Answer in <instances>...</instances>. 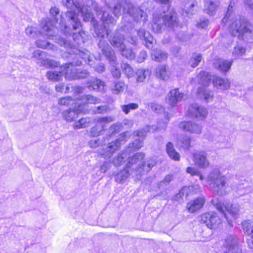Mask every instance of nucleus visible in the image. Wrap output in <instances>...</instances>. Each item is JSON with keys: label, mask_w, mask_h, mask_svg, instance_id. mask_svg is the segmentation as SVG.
I'll return each instance as SVG.
<instances>
[{"label": "nucleus", "mask_w": 253, "mask_h": 253, "mask_svg": "<svg viewBox=\"0 0 253 253\" xmlns=\"http://www.w3.org/2000/svg\"><path fill=\"white\" fill-rule=\"evenodd\" d=\"M50 13L53 16V20L46 18L42 19V29L40 32L41 34L45 38L58 41L59 44L65 47H69L71 46V42L63 38H57V29L54 23L57 22V19L55 17L59 13V10L58 8L52 7L50 10Z\"/></svg>", "instance_id": "nucleus-1"}, {"label": "nucleus", "mask_w": 253, "mask_h": 253, "mask_svg": "<svg viewBox=\"0 0 253 253\" xmlns=\"http://www.w3.org/2000/svg\"><path fill=\"white\" fill-rule=\"evenodd\" d=\"M81 13L83 14L84 20L85 21H88L90 19L92 18V14L90 10H86L84 11V7H78L77 10L75 9L73 11H68L66 13L67 18L69 21H71V23L72 25L73 28L74 30H79L78 33H73V39L78 43L80 42H84L85 33L83 31H81L82 25L80 20L78 18V15L79 13Z\"/></svg>", "instance_id": "nucleus-2"}, {"label": "nucleus", "mask_w": 253, "mask_h": 253, "mask_svg": "<svg viewBox=\"0 0 253 253\" xmlns=\"http://www.w3.org/2000/svg\"><path fill=\"white\" fill-rule=\"evenodd\" d=\"M177 26L176 14L172 9L169 8L161 13L153 14L152 28L155 33L161 32L164 26L172 29Z\"/></svg>", "instance_id": "nucleus-3"}, {"label": "nucleus", "mask_w": 253, "mask_h": 253, "mask_svg": "<svg viewBox=\"0 0 253 253\" xmlns=\"http://www.w3.org/2000/svg\"><path fill=\"white\" fill-rule=\"evenodd\" d=\"M210 187L214 193L220 196L228 194L231 190L226 181V177L218 169L215 168L210 171L206 177Z\"/></svg>", "instance_id": "nucleus-4"}, {"label": "nucleus", "mask_w": 253, "mask_h": 253, "mask_svg": "<svg viewBox=\"0 0 253 253\" xmlns=\"http://www.w3.org/2000/svg\"><path fill=\"white\" fill-rule=\"evenodd\" d=\"M81 61L66 63L61 67L62 73H65V77L70 81L84 79L88 77L89 73L85 69H79L76 68L77 66L82 65Z\"/></svg>", "instance_id": "nucleus-5"}, {"label": "nucleus", "mask_w": 253, "mask_h": 253, "mask_svg": "<svg viewBox=\"0 0 253 253\" xmlns=\"http://www.w3.org/2000/svg\"><path fill=\"white\" fill-rule=\"evenodd\" d=\"M95 32L97 37L99 39V41L100 40L104 41V39L105 36L108 37V40L111 44L118 50L123 48L125 45L124 43L125 38L124 35L119 33H116L113 35L109 36L111 31L106 29L105 26L100 29L95 28ZM105 41H106L105 40Z\"/></svg>", "instance_id": "nucleus-6"}, {"label": "nucleus", "mask_w": 253, "mask_h": 253, "mask_svg": "<svg viewBox=\"0 0 253 253\" xmlns=\"http://www.w3.org/2000/svg\"><path fill=\"white\" fill-rule=\"evenodd\" d=\"M98 47L103 55L107 59L112 66L111 73L114 78H119L121 73L120 70L116 67L117 65V57L114 51L109 46L107 41L100 40L98 42Z\"/></svg>", "instance_id": "nucleus-7"}, {"label": "nucleus", "mask_w": 253, "mask_h": 253, "mask_svg": "<svg viewBox=\"0 0 253 253\" xmlns=\"http://www.w3.org/2000/svg\"><path fill=\"white\" fill-rule=\"evenodd\" d=\"M68 48H69L68 52L70 54H75L82 58L90 66H93L95 70L97 72L102 73L105 71V68L103 64L100 63L96 65H95V61H97V59L93 55L90 54L89 51L86 50H82L76 48L72 44L71 46Z\"/></svg>", "instance_id": "nucleus-8"}, {"label": "nucleus", "mask_w": 253, "mask_h": 253, "mask_svg": "<svg viewBox=\"0 0 253 253\" xmlns=\"http://www.w3.org/2000/svg\"><path fill=\"white\" fill-rule=\"evenodd\" d=\"M230 29L233 36L238 37L246 41L249 40V37L252 38V31L248 28V23L245 19H236L230 25Z\"/></svg>", "instance_id": "nucleus-9"}, {"label": "nucleus", "mask_w": 253, "mask_h": 253, "mask_svg": "<svg viewBox=\"0 0 253 253\" xmlns=\"http://www.w3.org/2000/svg\"><path fill=\"white\" fill-rule=\"evenodd\" d=\"M211 203L219 211L224 215L228 224L231 225L232 221L231 219H229L225 212H227L232 217H235L239 212V205L238 204L230 203H221L217 199H212L211 201Z\"/></svg>", "instance_id": "nucleus-10"}, {"label": "nucleus", "mask_w": 253, "mask_h": 253, "mask_svg": "<svg viewBox=\"0 0 253 253\" xmlns=\"http://www.w3.org/2000/svg\"><path fill=\"white\" fill-rule=\"evenodd\" d=\"M125 11L131 16L137 22L145 23L147 21L148 16L146 13L137 6H134L130 1L125 3Z\"/></svg>", "instance_id": "nucleus-11"}, {"label": "nucleus", "mask_w": 253, "mask_h": 253, "mask_svg": "<svg viewBox=\"0 0 253 253\" xmlns=\"http://www.w3.org/2000/svg\"><path fill=\"white\" fill-rule=\"evenodd\" d=\"M126 132L121 134V137L115 141L109 143L107 146L99 152V154L105 159L110 158L113 153L120 148L122 143L126 141Z\"/></svg>", "instance_id": "nucleus-12"}, {"label": "nucleus", "mask_w": 253, "mask_h": 253, "mask_svg": "<svg viewBox=\"0 0 253 253\" xmlns=\"http://www.w3.org/2000/svg\"><path fill=\"white\" fill-rule=\"evenodd\" d=\"M200 221L205 224L208 228L212 229L217 227L221 223L217 214L214 212H209L202 214L200 217Z\"/></svg>", "instance_id": "nucleus-13"}, {"label": "nucleus", "mask_w": 253, "mask_h": 253, "mask_svg": "<svg viewBox=\"0 0 253 253\" xmlns=\"http://www.w3.org/2000/svg\"><path fill=\"white\" fill-rule=\"evenodd\" d=\"M187 112L192 117H195L202 120L206 119L208 114L206 108L200 106L197 104L189 106Z\"/></svg>", "instance_id": "nucleus-14"}, {"label": "nucleus", "mask_w": 253, "mask_h": 253, "mask_svg": "<svg viewBox=\"0 0 253 253\" xmlns=\"http://www.w3.org/2000/svg\"><path fill=\"white\" fill-rule=\"evenodd\" d=\"M113 121L111 117H102L97 120V124L92 127L90 131L89 135L92 137L97 136L100 135L101 132L106 129V124Z\"/></svg>", "instance_id": "nucleus-15"}, {"label": "nucleus", "mask_w": 253, "mask_h": 253, "mask_svg": "<svg viewBox=\"0 0 253 253\" xmlns=\"http://www.w3.org/2000/svg\"><path fill=\"white\" fill-rule=\"evenodd\" d=\"M179 127L184 131L191 133L200 134L202 131V127L199 124L192 121H183L178 125Z\"/></svg>", "instance_id": "nucleus-16"}, {"label": "nucleus", "mask_w": 253, "mask_h": 253, "mask_svg": "<svg viewBox=\"0 0 253 253\" xmlns=\"http://www.w3.org/2000/svg\"><path fill=\"white\" fill-rule=\"evenodd\" d=\"M242 228L247 235V242L250 248H253V224L250 220L243 221L242 223Z\"/></svg>", "instance_id": "nucleus-17"}, {"label": "nucleus", "mask_w": 253, "mask_h": 253, "mask_svg": "<svg viewBox=\"0 0 253 253\" xmlns=\"http://www.w3.org/2000/svg\"><path fill=\"white\" fill-rule=\"evenodd\" d=\"M137 35L147 48L150 49L153 48L155 42L153 37L149 32L143 29H140L137 31Z\"/></svg>", "instance_id": "nucleus-18"}, {"label": "nucleus", "mask_w": 253, "mask_h": 253, "mask_svg": "<svg viewBox=\"0 0 253 253\" xmlns=\"http://www.w3.org/2000/svg\"><path fill=\"white\" fill-rule=\"evenodd\" d=\"M156 165L155 161L152 158L149 159L145 162L139 164L135 168L136 175H142L150 171L151 169Z\"/></svg>", "instance_id": "nucleus-19"}, {"label": "nucleus", "mask_w": 253, "mask_h": 253, "mask_svg": "<svg viewBox=\"0 0 253 253\" xmlns=\"http://www.w3.org/2000/svg\"><path fill=\"white\" fill-rule=\"evenodd\" d=\"M193 161L195 165L200 168L205 169L209 167V162L205 152H197L193 155Z\"/></svg>", "instance_id": "nucleus-20"}, {"label": "nucleus", "mask_w": 253, "mask_h": 253, "mask_svg": "<svg viewBox=\"0 0 253 253\" xmlns=\"http://www.w3.org/2000/svg\"><path fill=\"white\" fill-rule=\"evenodd\" d=\"M145 155L143 153H137L132 157H129L128 159V163L126 167L129 169H131L132 172L135 173V168L139 164H141V161L144 159Z\"/></svg>", "instance_id": "nucleus-21"}, {"label": "nucleus", "mask_w": 253, "mask_h": 253, "mask_svg": "<svg viewBox=\"0 0 253 253\" xmlns=\"http://www.w3.org/2000/svg\"><path fill=\"white\" fill-rule=\"evenodd\" d=\"M183 94L179 91L178 88L172 89L168 94L167 101L171 106H175L178 102L181 101Z\"/></svg>", "instance_id": "nucleus-22"}, {"label": "nucleus", "mask_w": 253, "mask_h": 253, "mask_svg": "<svg viewBox=\"0 0 253 253\" xmlns=\"http://www.w3.org/2000/svg\"><path fill=\"white\" fill-rule=\"evenodd\" d=\"M223 246L226 249L225 251L230 250V252H235V249L241 250L237 238L233 235H229L226 237Z\"/></svg>", "instance_id": "nucleus-23"}, {"label": "nucleus", "mask_w": 253, "mask_h": 253, "mask_svg": "<svg viewBox=\"0 0 253 253\" xmlns=\"http://www.w3.org/2000/svg\"><path fill=\"white\" fill-rule=\"evenodd\" d=\"M205 199L199 197L194 201L189 202L186 206L187 210L191 213L196 212L197 210L202 208L205 203Z\"/></svg>", "instance_id": "nucleus-24"}, {"label": "nucleus", "mask_w": 253, "mask_h": 253, "mask_svg": "<svg viewBox=\"0 0 253 253\" xmlns=\"http://www.w3.org/2000/svg\"><path fill=\"white\" fill-rule=\"evenodd\" d=\"M214 86L219 89L226 90L230 87V83L228 79L215 76L212 79Z\"/></svg>", "instance_id": "nucleus-25"}, {"label": "nucleus", "mask_w": 253, "mask_h": 253, "mask_svg": "<svg viewBox=\"0 0 253 253\" xmlns=\"http://www.w3.org/2000/svg\"><path fill=\"white\" fill-rule=\"evenodd\" d=\"M105 83L97 78H92L88 82L87 87L90 90L103 91L104 90Z\"/></svg>", "instance_id": "nucleus-26"}, {"label": "nucleus", "mask_w": 253, "mask_h": 253, "mask_svg": "<svg viewBox=\"0 0 253 253\" xmlns=\"http://www.w3.org/2000/svg\"><path fill=\"white\" fill-rule=\"evenodd\" d=\"M232 64V61L219 59L213 64V66L218 71L221 72L225 73L229 71Z\"/></svg>", "instance_id": "nucleus-27"}, {"label": "nucleus", "mask_w": 253, "mask_h": 253, "mask_svg": "<svg viewBox=\"0 0 253 253\" xmlns=\"http://www.w3.org/2000/svg\"><path fill=\"white\" fill-rule=\"evenodd\" d=\"M197 93L198 97L207 102L212 100L214 93L210 90H208L204 87H200L198 88Z\"/></svg>", "instance_id": "nucleus-28"}, {"label": "nucleus", "mask_w": 253, "mask_h": 253, "mask_svg": "<svg viewBox=\"0 0 253 253\" xmlns=\"http://www.w3.org/2000/svg\"><path fill=\"white\" fill-rule=\"evenodd\" d=\"M132 173L131 169H129L126 167L123 170L114 175L115 181L118 183H124Z\"/></svg>", "instance_id": "nucleus-29"}, {"label": "nucleus", "mask_w": 253, "mask_h": 253, "mask_svg": "<svg viewBox=\"0 0 253 253\" xmlns=\"http://www.w3.org/2000/svg\"><path fill=\"white\" fill-rule=\"evenodd\" d=\"M128 0H121L118 1L115 4L113 8H111L110 5L108 4L107 6L108 8L111 9L113 11V14L117 17H119L122 14V8H123V12L124 13H126V11H125V3H129Z\"/></svg>", "instance_id": "nucleus-30"}, {"label": "nucleus", "mask_w": 253, "mask_h": 253, "mask_svg": "<svg viewBox=\"0 0 253 253\" xmlns=\"http://www.w3.org/2000/svg\"><path fill=\"white\" fill-rule=\"evenodd\" d=\"M94 119L90 117L83 118L73 124V127L75 129L85 128L93 123Z\"/></svg>", "instance_id": "nucleus-31"}, {"label": "nucleus", "mask_w": 253, "mask_h": 253, "mask_svg": "<svg viewBox=\"0 0 253 253\" xmlns=\"http://www.w3.org/2000/svg\"><path fill=\"white\" fill-rule=\"evenodd\" d=\"M130 153L128 152V149L125 150L122 153H120L117 157L113 161V164L115 167H120L127 160Z\"/></svg>", "instance_id": "nucleus-32"}, {"label": "nucleus", "mask_w": 253, "mask_h": 253, "mask_svg": "<svg viewBox=\"0 0 253 253\" xmlns=\"http://www.w3.org/2000/svg\"><path fill=\"white\" fill-rule=\"evenodd\" d=\"M37 63L40 66H42L47 68L58 67L60 65L59 62L50 59H40L37 61Z\"/></svg>", "instance_id": "nucleus-33"}, {"label": "nucleus", "mask_w": 253, "mask_h": 253, "mask_svg": "<svg viewBox=\"0 0 253 253\" xmlns=\"http://www.w3.org/2000/svg\"><path fill=\"white\" fill-rule=\"evenodd\" d=\"M168 53L160 49L153 50L151 52V57L153 60L157 62H161L168 58Z\"/></svg>", "instance_id": "nucleus-34"}, {"label": "nucleus", "mask_w": 253, "mask_h": 253, "mask_svg": "<svg viewBox=\"0 0 253 253\" xmlns=\"http://www.w3.org/2000/svg\"><path fill=\"white\" fill-rule=\"evenodd\" d=\"M166 151L169 157L175 161H179L180 155L174 148L173 144L169 142L166 145Z\"/></svg>", "instance_id": "nucleus-35"}, {"label": "nucleus", "mask_w": 253, "mask_h": 253, "mask_svg": "<svg viewBox=\"0 0 253 253\" xmlns=\"http://www.w3.org/2000/svg\"><path fill=\"white\" fill-rule=\"evenodd\" d=\"M78 99L84 104H98L101 102L100 98L90 94L82 95Z\"/></svg>", "instance_id": "nucleus-36"}, {"label": "nucleus", "mask_w": 253, "mask_h": 253, "mask_svg": "<svg viewBox=\"0 0 253 253\" xmlns=\"http://www.w3.org/2000/svg\"><path fill=\"white\" fill-rule=\"evenodd\" d=\"M64 65L60 67V71L58 72L48 71L46 74L47 78L52 82H58L61 80L62 78V74L65 75V73H62L61 71V67Z\"/></svg>", "instance_id": "nucleus-37"}, {"label": "nucleus", "mask_w": 253, "mask_h": 253, "mask_svg": "<svg viewBox=\"0 0 253 253\" xmlns=\"http://www.w3.org/2000/svg\"><path fill=\"white\" fill-rule=\"evenodd\" d=\"M63 118L67 122H73L78 118L77 111L68 109L62 112Z\"/></svg>", "instance_id": "nucleus-38"}, {"label": "nucleus", "mask_w": 253, "mask_h": 253, "mask_svg": "<svg viewBox=\"0 0 253 253\" xmlns=\"http://www.w3.org/2000/svg\"><path fill=\"white\" fill-rule=\"evenodd\" d=\"M119 51L123 57L128 60H132L135 57V53L132 50V49L131 48H127L126 45H124L123 48H120Z\"/></svg>", "instance_id": "nucleus-39"}, {"label": "nucleus", "mask_w": 253, "mask_h": 253, "mask_svg": "<svg viewBox=\"0 0 253 253\" xmlns=\"http://www.w3.org/2000/svg\"><path fill=\"white\" fill-rule=\"evenodd\" d=\"M218 5V2L207 1L205 3L204 11L210 15H213L215 13L216 7Z\"/></svg>", "instance_id": "nucleus-40"}, {"label": "nucleus", "mask_w": 253, "mask_h": 253, "mask_svg": "<svg viewBox=\"0 0 253 253\" xmlns=\"http://www.w3.org/2000/svg\"><path fill=\"white\" fill-rule=\"evenodd\" d=\"M125 88V84L123 82H114L111 85V89L113 93L118 94L123 91Z\"/></svg>", "instance_id": "nucleus-41"}, {"label": "nucleus", "mask_w": 253, "mask_h": 253, "mask_svg": "<svg viewBox=\"0 0 253 253\" xmlns=\"http://www.w3.org/2000/svg\"><path fill=\"white\" fill-rule=\"evenodd\" d=\"M198 7L197 2L193 1L191 2H188L186 3L185 5L183 7V9L186 13L192 15L195 14Z\"/></svg>", "instance_id": "nucleus-42"}, {"label": "nucleus", "mask_w": 253, "mask_h": 253, "mask_svg": "<svg viewBox=\"0 0 253 253\" xmlns=\"http://www.w3.org/2000/svg\"><path fill=\"white\" fill-rule=\"evenodd\" d=\"M168 68L166 65H160L156 69V75L158 77L165 80L168 79V74L167 72Z\"/></svg>", "instance_id": "nucleus-43"}, {"label": "nucleus", "mask_w": 253, "mask_h": 253, "mask_svg": "<svg viewBox=\"0 0 253 253\" xmlns=\"http://www.w3.org/2000/svg\"><path fill=\"white\" fill-rule=\"evenodd\" d=\"M199 78H200V83L203 86H208L211 79V76L205 71L200 72Z\"/></svg>", "instance_id": "nucleus-44"}, {"label": "nucleus", "mask_w": 253, "mask_h": 253, "mask_svg": "<svg viewBox=\"0 0 253 253\" xmlns=\"http://www.w3.org/2000/svg\"><path fill=\"white\" fill-rule=\"evenodd\" d=\"M36 44L40 48L50 49L54 51L57 50V49L56 46L44 41L38 40L36 42Z\"/></svg>", "instance_id": "nucleus-45"}, {"label": "nucleus", "mask_w": 253, "mask_h": 253, "mask_svg": "<svg viewBox=\"0 0 253 253\" xmlns=\"http://www.w3.org/2000/svg\"><path fill=\"white\" fill-rule=\"evenodd\" d=\"M143 145V140L140 138L136 139L133 142L129 144V146L126 149H128V152L134 151L141 148Z\"/></svg>", "instance_id": "nucleus-46"}, {"label": "nucleus", "mask_w": 253, "mask_h": 253, "mask_svg": "<svg viewBox=\"0 0 253 253\" xmlns=\"http://www.w3.org/2000/svg\"><path fill=\"white\" fill-rule=\"evenodd\" d=\"M75 101V99L71 96H67L61 97L58 99V103L60 105L68 106L73 104Z\"/></svg>", "instance_id": "nucleus-47"}, {"label": "nucleus", "mask_w": 253, "mask_h": 253, "mask_svg": "<svg viewBox=\"0 0 253 253\" xmlns=\"http://www.w3.org/2000/svg\"><path fill=\"white\" fill-rule=\"evenodd\" d=\"M202 59V55L198 53H194L190 58L191 66L192 67H197Z\"/></svg>", "instance_id": "nucleus-48"}, {"label": "nucleus", "mask_w": 253, "mask_h": 253, "mask_svg": "<svg viewBox=\"0 0 253 253\" xmlns=\"http://www.w3.org/2000/svg\"><path fill=\"white\" fill-rule=\"evenodd\" d=\"M122 68L123 72L128 78L132 77L134 74V72L131 67L127 63H123Z\"/></svg>", "instance_id": "nucleus-49"}, {"label": "nucleus", "mask_w": 253, "mask_h": 253, "mask_svg": "<svg viewBox=\"0 0 253 253\" xmlns=\"http://www.w3.org/2000/svg\"><path fill=\"white\" fill-rule=\"evenodd\" d=\"M25 33L30 37L35 38L37 36L38 30L35 27L29 26L26 28Z\"/></svg>", "instance_id": "nucleus-50"}, {"label": "nucleus", "mask_w": 253, "mask_h": 253, "mask_svg": "<svg viewBox=\"0 0 253 253\" xmlns=\"http://www.w3.org/2000/svg\"><path fill=\"white\" fill-rule=\"evenodd\" d=\"M190 189L189 187H184L182 188L179 192L178 193L176 194L175 197H174V199L175 201H178L181 198H182L184 195L185 194L186 196H187L188 195V192L189 191Z\"/></svg>", "instance_id": "nucleus-51"}, {"label": "nucleus", "mask_w": 253, "mask_h": 253, "mask_svg": "<svg viewBox=\"0 0 253 253\" xmlns=\"http://www.w3.org/2000/svg\"><path fill=\"white\" fill-rule=\"evenodd\" d=\"M101 19L104 24L113 23L114 21V18L105 11L102 14Z\"/></svg>", "instance_id": "nucleus-52"}, {"label": "nucleus", "mask_w": 253, "mask_h": 253, "mask_svg": "<svg viewBox=\"0 0 253 253\" xmlns=\"http://www.w3.org/2000/svg\"><path fill=\"white\" fill-rule=\"evenodd\" d=\"M181 147H183L185 149H188L190 146L191 139L189 137L187 136H184L181 138Z\"/></svg>", "instance_id": "nucleus-53"}, {"label": "nucleus", "mask_w": 253, "mask_h": 253, "mask_svg": "<svg viewBox=\"0 0 253 253\" xmlns=\"http://www.w3.org/2000/svg\"><path fill=\"white\" fill-rule=\"evenodd\" d=\"M62 2L67 8H70L71 9L70 11H73V10H72L73 8H76L77 10L78 7H80L74 2L73 0H62Z\"/></svg>", "instance_id": "nucleus-54"}, {"label": "nucleus", "mask_w": 253, "mask_h": 253, "mask_svg": "<svg viewBox=\"0 0 253 253\" xmlns=\"http://www.w3.org/2000/svg\"><path fill=\"white\" fill-rule=\"evenodd\" d=\"M246 49L245 48L237 46L234 47V50L233 52V55L236 57H238L239 56H242L245 52Z\"/></svg>", "instance_id": "nucleus-55"}, {"label": "nucleus", "mask_w": 253, "mask_h": 253, "mask_svg": "<svg viewBox=\"0 0 253 253\" xmlns=\"http://www.w3.org/2000/svg\"><path fill=\"white\" fill-rule=\"evenodd\" d=\"M137 82H142L146 79L145 71L143 69H139L137 73Z\"/></svg>", "instance_id": "nucleus-56"}, {"label": "nucleus", "mask_w": 253, "mask_h": 253, "mask_svg": "<svg viewBox=\"0 0 253 253\" xmlns=\"http://www.w3.org/2000/svg\"><path fill=\"white\" fill-rule=\"evenodd\" d=\"M102 144V141L99 138H95L88 141V144L91 148H96Z\"/></svg>", "instance_id": "nucleus-57"}, {"label": "nucleus", "mask_w": 253, "mask_h": 253, "mask_svg": "<svg viewBox=\"0 0 253 253\" xmlns=\"http://www.w3.org/2000/svg\"><path fill=\"white\" fill-rule=\"evenodd\" d=\"M107 105H101L96 107H94L93 112L94 114H101L105 112L107 110Z\"/></svg>", "instance_id": "nucleus-58"}, {"label": "nucleus", "mask_w": 253, "mask_h": 253, "mask_svg": "<svg viewBox=\"0 0 253 253\" xmlns=\"http://www.w3.org/2000/svg\"><path fill=\"white\" fill-rule=\"evenodd\" d=\"M147 106L152 111H154L156 113L160 112V111L162 109V107L160 105L154 103H148Z\"/></svg>", "instance_id": "nucleus-59"}, {"label": "nucleus", "mask_w": 253, "mask_h": 253, "mask_svg": "<svg viewBox=\"0 0 253 253\" xmlns=\"http://www.w3.org/2000/svg\"><path fill=\"white\" fill-rule=\"evenodd\" d=\"M126 42L133 45H136L137 44L138 40L137 38L135 36L128 35L126 37Z\"/></svg>", "instance_id": "nucleus-60"}, {"label": "nucleus", "mask_w": 253, "mask_h": 253, "mask_svg": "<svg viewBox=\"0 0 253 253\" xmlns=\"http://www.w3.org/2000/svg\"><path fill=\"white\" fill-rule=\"evenodd\" d=\"M44 52L40 50H37L33 52V57L37 59V61L40 59H43V57L44 56Z\"/></svg>", "instance_id": "nucleus-61"}, {"label": "nucleus", "mask_w": 253, "mask_h": 253, "mask_svg": "<svg viewBox=\"0 0 253 253\" xmlns=\"http://www.w3.org/2000/svg\"><path fill=\"white\" fill-rule=\"evenodd\" d=\"M147 56V53L146 51L144 50H142L139 53L137 58V61L139 63H141L143 62Z\"/></svg>", "instance_id": "nucleus-62"}, {"label": "nucleus", "mask_w": 253, "mask_h": 253, "mask_svg": "<svg viewBox=\"0 0 253 253\" xmlns=\"http://www.w3.org/2000/svg\"><path fill=\"white\" fill-rule=\"evenodd\" d=\"M186 171L187 173L191 174V175H199L200 171L194 168L188 167Z\"/></svg>", "instance_id": "nucleus-63"}, {"label": "nucleus", "mask_w": 253, "mask_h": 253, "mask_svg": "<svg viewBox=\"0 0 253 253\" xmlns=\"http://www.w3.org/2000/svg\"><path fill=\"white\" fill-rule=\"evenodd\" d=\"M110 167L111 164L108 162H105L101 166L100 170L101 172L105 173Z\"/></svg>", "instance_id": "nucleus-64"}]
</instances>
